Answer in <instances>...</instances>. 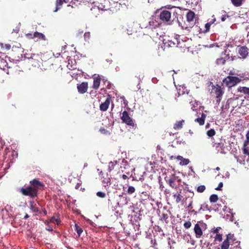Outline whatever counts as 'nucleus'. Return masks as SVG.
<instances>
[{"label": "nucleus", "mask_w": 249, "mask_h": 249, "mask_svg": "<svg viewBox=\"0 0 249 249\" xmlns=\"http://www.w3.org/2000/svg\"><path fill=\"white\" fill-rule=\"evenodd\" d=\"M30 186L25 188H21L20 192L24 196H29L32 198H35L38 195V190L42 189L44 187V184L38 179H34L30 181Z\"/></svg>", "instance_id": "obj_1"}, {"label": "nucleus", "mask_w": 249, "mask_h": 249, "mask_svg": "<svg viewBox=\"0 0 249 249\" xmlns=\"http://www.w3.org/2000/svg\"><path fill=\"white\" fill-rule=\"evenodd\" d=\"M186 17L187 23L184 22V24H182L180 22H178V25L182 29L189 31L190 29L193 28L196 24V14L193 11L189 10L186 14Z\"/></svg>", "instance_id": "obj_2"}, {"label": "nucleus", "mask_w": 249, "mask_h": 249, "mask_svg": "<svg viewBox=\"0 0 249 249\" xmlns=\"http://www.w3.org/2000/svg\"><path fill=\"white\" fill-rule=\"evenodd\" d=\"M241 81V79L236 76H228L223 80V85L228 88L235 86Z\"/></svg>", "instance_id": "obj_3"}, {"label": "nucleus", "mask_w": 249, "mask_h": 249, "mask_svg": "<svg viewBox=\"0 0 249 249\" xmlns=\"http://www.w3.org/2000/svg\"><path fill=\"white\" fill-rule=\"evenodd\" d=\"M159 18L164 23L171 25L173 20L171 19V12L167 10H162L160 13Z\"/></svg>", "instance_id": "obj_4"}, {"label": "nucleus", "mask_w": 249, "mask_h": 249, "mask_svg": "<svg viewBox=\"0 0 249 249\" xmlns=\"http://www.w3.org/2000/svg\"><path fill=\"white\" fill-rule=\"evenodd\" d=\"M162 41L164 49L170 47H177V45L178 44V39L175 37L170 38L169 36H165Z\"/></svg>", "instance_id": "obj_5"}, {"label": "nucleus", "mask_w": 249, "mask_h": 249, "mask_svg": "<svg viewBox=\"0 0 249 249\" xmlns=\"http://www.w3.org/2000/svg\"><path fill=\"white\" fill-rule=\"evenodd\" d=\"M234 241H235V239L234 234L229 233L227 235L226 239L223 242L221 246V249H228L230 245L231 246L233 245Z\"/></svg>", "instance_id": "obj_6"}, {"label": "nucleus", "mask_w": 249, "mask_h": 249, "mask_svg": "<svg viewBox=\"0 0 249 249\" xmlns=\"http://www.w3.org/2000/svg\"><path fill=\"white\" fill-rule=\"evenodd\" d=\"M121 119L124 123L128 125L132 126L133 127L136 125L134 120L130 117L128 112L126 111H124L122 113Z\"/></svg>", "instance_id": "obj_7"}, {"label": "nucleus", "mask_w": 249, "mask_h": 249, "mask_svg": "<svg viewBox=\"0 0 249 249\" xmlns=\"http://www.w3.org/2000/svg\"><path fill=\"white\" fill-rule=\"evenodd\" d=\"M29 60V63L35 67H38L40 66L41 62V58L37 54H32L30 57H26Z\"/></svg>", "instance_id": "obj_8"}, {"label": "nucleus", "mask_w": 249, "mask_h": 249, "mask_svg": "<svg viewBox=\"0 0 249 249\" xmlns=\"http://www.w3.org/2000/svg\"><path fill=\"white\" fill-rule=\"evenodd\" d=\"M213 93L214 94L216 98L218 99L217 101H220V98L222 96L224 92L221 86H219L218 85H216L213 89Z\"/></svg>", "instance_id": "obj_9"}, {"label": "nucleus", "mask_w": 249, "mask_h": 249, "mask_svg": "<svg viewBox=\"0 0 249 249\" xmlns=\"http://www.w3.org/2000/svg\"><path fill=\"white\" fill-rule=\"evenodd\" d=\"M111 100V96L108 94L104 103H102L100 105V109L102 111H106L108 109Z\"/></svg>", "instance_id": "obj_10"}, {"label": "nucleus", "mask_w": 249, "mask_h": 249, "mask_svg": "<svg viewBox=\"0 0 249 249\" xmlns=\"http://www.w3.org/2000/svg\"><path fill=\"white\" fill-rule=\"evenodd\" d=\"M238 53L242 58H246L249 53L248 48L246 46H239Z\"/></svg>", "instance_id": "obj_11"}, {"label": "nucleus", "mask_w": 249, "mask_h": 249, "mask_svg": "<svg viewBox=\"0 0 249 249\" xmlns=\"http://www.w3.org/2000/svg\"><path fill=\"white\" fill-rule=\"evenodd\" d=\"M12 55L13 56L16 57L17 55L18 58H20V56H22V53L23 52V49L20 47H18L13 46L12 49Z\"/></svg>", "instance_id": "obj_12"}, {"label": "nucleus", "mask_w": 249, "mask_h": 249, "mask_svg": "<svg viewBox=\"0 0 249 249\" xmlns=\"http://www.w3.org/2000/svg\"><path fill=\"white\" fill-rule=\"evenodd\" d=\"M88 88V84L87 82H82L81 84L78 85L77 89L80 93L83 94L87 92Z\"/></svg>", "instance_id": "obj_13"}, {"label": "nucleus", "mask_w": 249, "mask_h": 249, "mask_svg": "<svg viewBox=\"0 0 249 249\" xmlns=\"http://www.w3.org/2000/svg\"><path fill=\"white\" fill-rule=\"evenodd\" d=\"M200 222H198L195 225L194 227V232L196 234V238H200L203 234V232L202 229L200 227V226L199 224Z\"/></svg>", "instance_id": "obj_14"}, {"label": "nucleus", "mask_w": 249, "mask_h": 249, "mask_svg": "<svg viewBox=\"0 0 249 249\" xmlns=\"http://www.w3.org/2000/svg\"><path fill=\"white\" fill-rule=\"evenodd\" d=\"M108 1L107 0H101V2L98 3L97 6L99 9L102 10H107L108 9Z\"/></svg>", "instance_id": "obj_15"}, {"label": "nucleus", "mask_w": 249, "mask_h": 249, "mask_svg": "<svg viewBox=\"0 0 249 249\" xmlns=\"http://www.w3.org/2000/svg\"><path fill=\"white\" fill-rule=\"evenodd\" d=\"M214 20H215V19H213V21L207 23L205 25V29L204 30H202V29L201 28H200L199 27H198L197 25H196L195 28H197V29L198 30V32H199V33H207L208 31H209L210 28V26L213 23V21Z\"/></svg>", "instance_id": "obj_16"}, {"label": "nucleus", "mask_w": 249, "mask_h": 249, "mask_svg": "<svg viewBox=\"0 0 249 249\" xmlns=\"http://www.w3.org/2000/svg\"><path fill=\"white\" fill-rule=\"evenodd\" d=\"M101 77L99 75L94 77L93 78V84L92 86V88L94 89H98L99 88L100 82H101Z\"/></svg>", "instance_id": "obj_17"}, {"label": "nucleus", "mask_w": 249, "mask_h": 249, "mask_svg": "<svg viewBox=\"0 0 249 249\" xmlns=\"http://www.w3.org/2000/svg\"><path fill=\"white\" fill-rule=\"evenodd\" d=\"M159 24L155 20L151 19L148 21V25H146L145 27L149 29L156 28L158 27Z\"/></svg>", "instance_id": "obj_18"}, {"label": "nucleus", "mask_w": 249, "mask_h": 249, "mask_svg": "<svg viewBox=\"0 0 249 249\" xmlns=\"http://www.w3.org/2000/svg\"><path fill=\"white\" fill-rule=\"evenodd\" d=\"M181 192L182 190H180L178 193H175L173 195V197L176 199V202L177 203H179L183 198Z\"/></svg>", "instance_id": "obj_19"}, {"label": "nucleus", "mask_w": 249, "mask_h": 249, "mask_svg": "<svg viewBox=\"0 0 249 249\" xmlns=\"http://www.w3.org/2000/svg\"><path fill=\"white\" fill-rule=\"evenodd\" d=\"M185 122L184 120L181 121H177L174 124L173 128L175 130H179L183 127V124Z\"/></svg>", "instance_id": "obj_20"}, {"label": "nucleus", "mask_w": 249, "mask_h": 249, "mask_svg": "<svg viewBox=\"0 0 249 249\" xmlns=\"http://www.w3.org/2000/svg\"><path fill=\"white\" fill-rule=\"evenodd\" d=\"M206 117V115L204 113L201 114V117L197 118L195 119V121L198 123L199 125H202L204 124L205 120Z\"/></svg>", "instance_id": "obj_21"}, {"label": "nucleus", "mask_w": 249, "mask_h": 249, "mask_svg": "<svg viewBox=\"0 0 249 249\" xmlns=\"http://www.w3.org/2000/svg\"><path fill=\"white\" fill-rule=\"evenodd\" d=\"M35 37H37L38 39H42L43 40H46L45 36L42 33H39L37 32H35L33 35V36L31 38H34Z\"/></svg>", "instance_id": "obj_22"}, {"label": "nucleus", "mask_w": 249, "mask_h": 249, "mask_svg": "<svg viewBox=\"0 0 249 249\" xmlns=\"http://www.w3.org/2000/svg\"><path fill=\"white\" fill-rule=\"evenodd\" d=\"M6 66L9 69L11 68V67L8 66V63L5 60L0 57V69L4 70V68Z\"/></svg>", "instance_id": "obj_23"}, {"label": "nucleus", "mask_w": 249, "mask_h": 249, "mask_svg": "<svg viewBox=\"0 0 249 249\" xmlns=\"http://www.w3.org/2000/svg\"><path fill=\"white\" fill-rule=\"evenodd\" d=\"M245 0H231L232 4L235 7L241 6Z\"/></svg>", "instance_id": "obj_24"}, {"label": "nucleus", "mask_w": 249, "mask_h": 249, "mask_svg": "<svg viewBox=\"0 0 249 249\" xmlns=\"http://www.w3.org/2000/svg\"><path fill=\"white\" fill-rule=\"evenodd\" d=\"M30 209L34 212L37 213L39 212V209L36 207V204L34 201H30Z\"/></svg>", "instance_id": "obj_25"}, {"label": "nucleus", "mask_w": 249, "mask_h": 249, "mask_svg": "<svg viewBox=\"0 0 249 249\" xmlns=\"http://www.w3.org/2000/svg\"><path fill=\"white\" fill-rule=\"evenodd\" d=\"M249 88L246 87H239L238 88V91L248 95Z\"/></svg>", "instance_id": "obj_26"}, {"label": "nucleus", "mask_w": 249, "mask_h": 249, "mask_svg": "<svg viewBox=\"0 0 249 249\" xmlns=\"http://www.w3.org/2000/svg\"><path fill=\"white\" fill-rule=\"evenodd\" d=\"M226 61L225 57H220L216 59L215 63L217 65H223L225 64Z\"/></svg>", "instance_id": "obj_27"}, {"label": "nucleus", "mask_w": 249, "mask_h": 249, "mask_svg": "<svg viewBox=\"0 0 249 249\" xmlns=\"http://www.w3.org/2000/svg\"><path fill=\"white\" fill-rule=\"evenodd\" d=\"M166 181L172 188H175L176 187L175 179L174 178H170L168 180L166 179Z\"/></svg>", "instance_id": "obj_28"}, {"label": "nucleus", "mask_w": 249, "mask_h": 249, "mask_svg": "<svg viewBox=\"0 0 249 249\" xmlns=\"http://www.w3.org/2000/svg\"><path fill=\"white\" fill-rule=\"evenodd\" d=\"M117 163V161H110L108 163V170L109 172H111L114 169L115 166Z\"/></svg>", "instance_id": "obj_29"}, {"label": "nucleus", "mask_w": 249, "mask_h": 249, "mask_svg": "<svg viewBox=\"0 0 249 249\" xmlns=\"http://www.w3.org/2000/svg\"><path fill=\"white\" fill-rule=\"evenodd\" d=\"M75 231L78 234V237L81 236V234L83 232V231L82 228L79 227L77 224H75L74 226Z\"/></svg>", "instance_id": "obj_30"}, {"label": "nucleus", "mask_w": 249, "mask_h": 249, "mask_svg": "<svg viewBox=\"0 0 249 249\" xmlns=\"http://www.w3.org/2000/svg\"><path fill=\"white\" fill-rule=\"evenodd\" d=\"M161 220H163L166 223H168L169 222V216L167 213H163L161 214Z\"/></svg>", "instance_id": "obj_31"}, {"label": "nucleus", "mask_w": 249, "mask_h": 249, "mask_svg": "<svg viewBox=\"0 0 249 249\" xmlns=\"http://www.w3.org/2000/svg\"><path fill=\"white\" fill-rule=\"evenodd\" d=\"M247 142H245L244 143V146H243V154L244 155L248 156V157L249 158V151L248 149V147H247Z\"/></svg>", "instance_id": "obj_32"}, {"label": "nucleus", "mask_w": 249, "mask_h": 249, "mask_svg": "<svg viewBox=\"0 0 249 249\" xmlns=\"http://www.w3.org/2000/svg\"><path fill=\"white\" fill-rule=\"evenodd\" d=\"M218 199L217 195L213 194L210 197V201L211 203L216 202Z\"/></svg>", "instance_id": "obj_33"}, {"label": "nucleus", "mask_w": 249, "mask_h": 249, "mask_svg": "<svg viewBox=\"0 0 249 249\" xmlns=\"http://www.w3.org/2000/svg\"><path fill=\"white\" fill-rule=\"evenodd\" d=\"M141 198L143 200H147L149 199V195L146 192H142L141 195Z\"/></svg>", "instance_id": "obj_34"}, {"label": "nucleus", "mask_w": 249, "mask_h": 249, "mask_svg": "<svg viewBox=\"0 0 249 249\" xmlns=\"http://www.w3.org/2000/svg\"><path fill=\"white\" fill-rule=\"evenodd\" d=\"M215 131L213 129H211L207 131L208 136L211 137L215 135Z\"/></svg>", "instance_id": "obj_35"}, {"label": "nucleus", "mask_w": 249, "mask_h": 249, "mask_svg": "<svg viewBox=\"0 0 249 249\" xmlns=\"http://www.w3.org/2000/svg\"><path fill=\"white\" fill-rule=\"evenodd\" d=\"M206 189V187L205 185H200L198 186L196 188V191L198 193H203Z\"/></svg>", "instance_id": "obj_36"}, {"label": "nucleus", "mask_w": 249, "mask_h": 249, "mask_svg": "<svg viewBox=\"0 0 249 249\" xmlns=\"http://www.w3.org/2000/svg\"><path fill=\"white\" fill-rule=\"evenodd\" d=\"M135 188L132 186H129L127 190V193L128 194H132L135 192Z\"/></svg>", "instance_id": "obj_37"}, {"label": "nucleus", "mask_w": 249, "mask_h": 249, "mask_svg": "<svg viewBox=\"0 0 249 249\" xmlns=\"http://www.w3.org/2000/svg\"><path fill=\"white\" fill-rule=\"evenodd\" d=\"M100 131L102 134H103L106 135H110V132L107 130V129H105V128H101L100 129Z\"/></svg>", "instance_id": "obj_38"}, {"label": "nucleus", "mask_w": 249, "mask_h": 249, "mask_svg": "<svg viewBox=\"0 0 249 249\" xmlns=\"http://www.w3.org/2000/svg\"><path fill=\"white\" fill-rule=\"evenodd\" d=\"M50 221L51 223H54L55 222H56L57 225H59L60 223V220L55 218L54 216L51 218Z\"/></svg>", "instance_id": "obj_39"}, {"label": "nucleus", "mask_w": 249, "mask_h": 249, "mask_svg": "<svg viewBox=\"0 0 249 249\" xmlns=\"http://www.w3.org/2000/svg\"><path fill=\"white\" fill-rule=\"evenodd\" d=\"M84 39L86 41L89 42L90 37V34L89 32H86L84 35Z\"/></svg>", "instance_id": "obj_40"}, {"label": "nucleus", "mask_w": 249, "mask_h": 249, "mask_svg": "<svg viewBox=\"0 0 249 249\" xmlns=\"http://www.w3.org/2000/svg\"><path fill=\"white\" fill-rule=\"evenodd\" d=\"M190 160L188 159H184L182 160L180 162V164L182 165H186L189 164Z\"/></svg>", "instance_id": "obj_41"}, {"label": "nucleus", "mask_w": 249, "mask_h": 249, "mask_svg": "<svg viewBox=\"0 0 249 249\" xmlns=\"http://www.w3.org/2000/svg\"><path fill=\"white\" fill-rule=\"evenodd\" d=\"M215 241L221 242L222 241V235L221 234H216L214 237Z\"/></svg>", "instance_id": "obj_42"}, {"label": "nucleus", "mask_w": 249, "mask_h": 249, "mask_svg": "<svg viewBox=\"0 0 249 249\" xmlns=\"http://www.w3.org/2000/svg\"><path fill=\"white\" fill-rule=\"evenodd\" d=\"M191 225L192 223L190 221H186L183 224L184 227L186 229L190 228Z\"/></svg>", "instance_id": "obj_43"}, {"label": "nucleus", "mask_w": 249, "mask_h": 249, "mask_svg": "<svg viewBox=\"0 0 249 249\" xmlns=\"http://www.w3.org/2000/svg\"><path fill=\"white\" fill-rule=\"evenodd\" d=\"M63 1L62 0H56V7L55 10V12L57 11L59 8L57 7L58 6H61L63 4Z\"/></svg>", "instance_id": "obj_44"}, {"label": "nucleus", "mask_w": 249, "mask_h": 249, "mask_svg": "<svg viewBox=\"0 0 249 249\" xmlns=\"http://www.w3.org/2000/svg\"><path fill=\"white\" fill-rule=\"evenodd\" d=\"M97 196L101 198H105L106 197V194L102 192H98L96 193Z\"/></svg>", "instance_id": "obj_45"}, {"label": "nucleus", "mask_w": 249, "mask_h": 249, "mask_svg": "<svg viewBox=\"0 0 249 249\" xmlns=\"http://www.w3.org/2000/svg\"><path fill=\"white\" fill-rule=\"evenodd\" d=\"M223 184L222 182H220L218 184V186L217 187L215 188L216 190L220 191L222 190V188L223 187Z\"/></svg>", "instance_id": "obj_46"}, {"label": "nucleus", "mask_w": 249, "mask_h": 249, "mask_svg": "<svg viewBox=\"0 0 249 249\" xmlns=\"http://www.w3.org/2000/svg\"><path fill=\"white\" fill-rule=\"evenodd\" d=\"M220 229H221L220 227H217V228L213 229V231H212V232H213L214 233L218 234V233Z\"/></svg>", "instance_id": "obj_47"}, {"label": "nucleus", "mask_w": 249, "mask_h": 249, "mask_svg": "<svg viewBox=\"0 0 249 249\" xmlns=\"http://www.w3.org/2000/svg\"><path fill=\"white\" fill-rule=\"evenodd\" d=\"M3 48H5L7 50H9L11 49V45L10 44H6L4 45Z\"/></svg>", "instance_id": "obj_48"}, {"label": "nucleus", "mask_w": 249, "mask_h": 249, "mask_svg": "<svg viewBox=\"0 0 249 249\" xmlns=\"http://www.w3.org/2000/svg\"><path fill=\"white\" fill-rule=\"evenodd\" d=\"M235 244L236 246L234 247L236 248V249H240V247L239 246L240 245V242H238V241H236Z\"/></svg>", "instance_id": "obj_49"}, {"label": "nucleus", "mask_w": 249, "mask_h": 249, "mask_svg": "<svg viewBox=\"0 0 249 249\" xmlns=\"http://www.w3.org/2000/svg\"><path fill=\"white\" fill-rule=\"evenodd\" d=\"M246 139H247V141L246 142H249V130L247 132V133L246 135Z\"/></svg>", "instance_id": "obj_50"}, {"label": "nucleus", "mask_w": 249, "mask_h": 249, "mask_svg": "<svg viewBox=\"0 0 249 249\" xmlns=\"http://www.w3.org/2000/svg\"><path fill=\"white\" fill-rule=\"evenodd\" d=\"M227 18H229L228 16L223 15L221 18V20L224 21Z\"/></svg>", "instance_id": "obj_51"}, {"label": "nucleus", "mask_w": 249, "mask_h": 249, "mask_svg": "<svg viewBox=\"0 0 249 249\" xmlns=\"http://www.w3.org/2000/svg\"><path fill=\"white\" fill-rule=\"evenodd\" d=\"M174 6H171L170 5H167L165 6V8L168 9H172L173 8H174Z\"/></svg>", "instance_id": "obj_52"}, {"label": "nucleus", "mask_w": 249, "mask_h": 249, "mask_svg": "<svg viewBox=\"0 0 249 249\" xmlns=\"http://www.w3.org/2000/svg\"><path fill=\"white\" fill-rule=\"evenodd\" d=\"M81 185V183H77V184L75 186V189H79L80 186Z\"/></svg>", "instance_id": "obj_53"}, {"label": "nucleus", "mask_w": 249, "mask_h": 249, "mask_svg": "<svg viewBox=\"0 0 249 249\" xmlns=\"http://www.w3.org/2000/svg\"><path fill=\"white\" fill-rule=\"evenodd\" d=\"M177 159H178V160H180V161H182V160L183 159V158L182 156H178V157H177Z\"/></svg>", "instance_id": "obj_54"}, {"label": "nucleus", "mask_w": 249, "mask_h": 249, "mask_svg": "<svg viewBox=\"0 0 249 249\" xmlns=\"http://www.w3.org/2000/svg\"><path fill=\"white\" fill-rule=\"evenodd\" d=\"M122 178L124 179H126L128 178V177L126 175H123L122 176Z\"/></svg>", "instance_id": "obj_55"}, {"label": "nucleus", "mask_w": 249, "mask_h": 249, "mask_svg": "<svg viewBox=\"0 0 249 249\" xmlns=\"http://www.w3.org/2000/svg\"><path fill=\"white\" fill-rule=\"evenodd\" d=\"M229 46H230V45H229V44L226 45V49H225L224 50V52H223V53H224V54H226V52H227V48H228V47H229Z\"/></svg>", "instance_id": "obj_56"}, {"label": "nucleus", "mask_w": 249, "mask_h": 249, "mask_svg": "<svg viewBox=\"0 0 249 249\" xmlns=\"http://www.w3.org/2000/svg\"><path fill=\"white\" fill-rule=\"evenodd\" d=\"M127 34L128 35H132V33H130V31H129L128 29L127 30Z\"/></svg>", "instance_id": "obj_57"}, {"label": "nucleus", "mask_w": 249, "mask_h": 249, "mask_svg": "<svg viewBox=\"0 0 249 249\" xmlns=\"http://www.w3.org/2000/svg\"><path fill=\"white\" fill-rule=\"evenodd\" d=\"M205 208L207 210H209V207H208V205L207 204H206L205 205Z\"/></svg>", "instance_id": "obj_58"}, {"label": "nucleus", "mask_w": 249, "mask_h": 249, "mask_svg": "<svg viewBox=\"0 0 249 249\" xmlns=\"http://www.w3.org/2000/svg\"><path fill=\"white\" fill-rule=\"evenodd\" d=\"M28 217H29V215H28L27 214H26L25 215V216H24V218H25V219H27V218H28Z\"/></svg>", "instance_id": "obj_59"}, {"label": "nucleus", "mask_w": 249, "mask_h": 249, "mask_svg": "<svg viewBox=\"0 0 249 249\" xmlns=\"http://www.w3.org/2000/svg\"><path fill=\"white\" fill-rule=\"evenodd\" d=\"M43 213H44V214H45V215H46V214H47V211H46V210H45V209H44V210H43Z\"/></svg>", "instance_id": "obj_60"}, {"label": "nucleus", "mask_w": 249, "mask_h": 249, "mask_svg": "<svg viewBox=\"0 0 249 249\" xmlns=\"http://www.w3.org/2000/svg\"><path fill=\"white\" fill-rule=\"evenodd\" d=\"M216 170L218 171V170H220V168H219V167H217L216 168Z\"/></svg>", "instance_id": "obj_61"}, {"label": "nucleus", "mask_w": 249, "mask_h": 249, "mask_svg": "<svg viewBox=\"0 0 249 249\" xmlns=\"http://www.w3.org/2000/svg\"><path fill=\"white\" fill-rule=\"evenodd\" d=\"M192 202H191V203L189 204V205L188 206V207H190L192 205Z\"/></svg>", "instance_id": "obj_62"}, {"label": "nucleus", "mask_w": 249, "mask_h": 249, "mask_svg": "<svg viewBox=\"0 0 249 249\" xmlns=\"http://www.w3.org/2000/svg\"><path fill=\"white\" fill-rule=\"evenodd\" d=\"M48 230L50 231H52L53 229H51V228H49V229H48Z\"/></svg>", "instance_id": "obj_63"}, {"label": "nucleus", "mask_w": 249, "mask_h": 249, "mask_svg": "<svg viewBox=\"0 0 249 249\" xmlns=\"http://www.w3.org/2000/svg\"><path fill=\"white\" fill-rule=\"evenodd\" d=\"M192 212H193V213H195V214H196V212H195V211H194V210H193Z\"/></svg>", "instance_id": "obj_64"}]
</instances>
